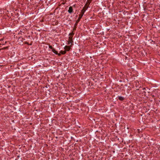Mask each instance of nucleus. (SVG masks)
Returning a JSON list of instances; mask_svg holds the SVG:
<instances>
[{"instance_id": "nucleus-4", "label": "nucleus", "mask_w": 160, "mask_h": 160, "mask_svg": "<svg viewBox=\"0 0 160 160\" xmlns=\"http://www.w3.org/2000/svg\"><path fill=\"white\" fill-rule=\"evenodd\" d=\"M71 46V45L70 46L66 45L64 47V48L65 50L66 51V52L70 50Z\"/></svg>"}, {"instance_id": "nucleus-3", "label": "nucleus", "mask_w": 160, "mask_h": 160, "mask_svg": "<svg viewBox=\"0 0 160 160\" xmlns=\"http://www.w3.org/2000/svg\"><path fill=\"white\" fill-rule=\"evenodd\" d=\"M82 15H79V17L77 20L76 21V22L74 26H76L77 25L78 23V22L80 21L82 17Z\"/></svg>"}, {"instance_id": "nucleus-5", "label": "nucleus", "mask_w": 160, "mask_h": 160, "mask_svg": "<svg viewBox=\"0 0 160 160\" xmlns=\"http://www.w3.org/2000/svg\"><path fill=\"white\" fill-rule=\"evenodd\" d=\"M68 12L70 14L73 12V9L72 7L70 6L69 7V9L68 10Z\"/></svg>"}, {"instance_id": "nucleus-1", "label": "nucleus", "mask_w": 160, "mask_h": 160, "mask_svg": "<svg viewBox=\"0 0 160 160\" xmlns=\"http://www.w3.org/2000/svg\"><path fill=\"white\" fill-rule=\"evenodd\" d=\"M73 42V41L72 40V36H70L68 38V44L70 45V43H71V46H72V43Z\"/></svg>"}, {"instance_id": "nucleus-7", "label": "nucleus", "mask_w": 160, "mask_h": 160, "mask_svg": "<svg viewBox=\"0 0 160 160\" xmlns=\"http://www.w3.org/2000/svg\"><path fill=\"white\" fill-rule=\"evenodd\" d=\"M118 99L121 101H123L125 99L123 97L121 96H118Z\"/></svg>"}, {"instance_id": "nucleus-16", "label": "nucleus", "mask_w": 160, "mask_h": 160, "mask_svg": "<svg viewBox=\"0 0 160 160\" xmlns=\"http://www.w3.org/2000/svg\"><path fill=\"white\" fill-rule=\"evenodd\" d=\"M154 97V95H153V96H152V97Z\"/></svg>"}, {"instance_id": "nucleus-11", "label": "nucleus", "mask_w": 160, "mask_h": 160, "mask_svg": "<svg viewBox=\"0 0 160 160\" xmlns=\"http://www.w3.org/2000/svg\"><path fill=\"white\" fill-rule=\"evenodd\" d=\"M49 48H50V49H51L52 50L54 48H53V47H52V46L51 45H49Z\"/></svg>"}, {"instance_id": "nucleus-12", "label": "nucleus", "mask_w": 160, "mask_h": 160, "mask_svg": "<svg viewBox=\"0 0 160 160\" xmlns=\"http://www.w3.org/2000/svg\"><path fill=\"white\" fill-rule=\"evenodd\" d=\"M8 47H4L3 48L1 49H2V50H5V49H8Z\"/></svg>"}, {"instance_id": "nucleus-2", "label": "nucleus", "mask_w": 160, "mask_h": 160, "mask_svg": "<svg viewBox=\"0 0 160 160\" xmlns=\"http://www.w3.org/2000/svg\"><path fill=\"white\" fill-rule=\"evenodd\" d=\"M88 8H86L85 6L84 7L82 8V10L81 11V13L79 14L81 15H82L83 16L84 12L86 11L87 10Z\"/></svg>"}, {"instance_id": "nucleus-15", "label": "nucleus", "mask_w": 160, "mask_h": 160, "mask_svg": "<svg viewBox=\"0 0 160 160\" xmlns=\"http://www.w3.org/2000/svg\"><path fill=\"white\" fill-rule=\"evenodd\" d=\"M92 0H90V2H89V4H90V2H91V1H92Z\"/></svg>"}, {"instance_id": "nucleus-8", "label": "nucleus", "mask_w": 160, "mask_h": 160, "mask_svg": "<svg viewBox=\"0 0 160 160\" xmlns=\"http://www.w3.org/2000/svg\"><path fill=\"white\" fill-rule=\"evenodd\" d=\"M66 50H64V51H63L61 50L60 51V53H61L62 54H65L66 53Z\"/></svg>"}, {"instance_id": "nucleus-14", "label": "nucleus", "mask_w": 160, "mask_h": 160, "mask_svg": "<svg viewBox=\"0 0 160 160\" xmlns=\"http://www.w3.org/2000/svg\"><path fill=\"white\" fill-rule=\"evenodd\" d=\"M76 28V27H74V30H75Z\"/></svg>"}, {"instance_id": "nucleus-13", "label": "nucleus", "mask_w": 160, "mask_h": 160, "mask_svg": "<svg viewBox=\"0 0 160 160\" xmlns=\"http://www.w3.org/2000/svg\"><path fill=\"white\" fill-rule=\"evenodd\" d=\"M25 44H28V45H29V43H28V42H25Z\"/></svg>"}, {"instance_id": "nucleus-10", "label": "nucleus", "mask_w": 160, "mask_h": 160, "mask_svg": "<svg viewBox=\"0 0 160 160\" xmlns=\"http://www.w3.org/2000/svg\"><path fill=\"white\" fill-rule=\"evenodd\" d=\"M74 34V33L72 32V33H70L69 34V35L70 36H72L73 37V36Z\"/></svg>"}, {"instance_id": "nucleus-9", "label": "nucleus", "mask_w": 160, "mask_h": 160, "mask_svg": "<svg viewBox=\"0 0 160 160\" xmlns=\"http://www.w3.org/2000/svg\"><path fill=\"white\" fill-rule=\"evenodd\" d=\"M25 40V39L21 37H19V38H18V40L19 41H22V42L24 40Z\"/></svg>"}, {"instance_id": "nucleus-6", "label": "nucleus", "mask_w": 160, "mask_h": 160, "mask_svg": "<svg viewBox=\"0 0 160 160\" xmlns=\"http://www.w3.org/2000/svg\"><path fill=\"white\" fill-rule=\"evenodd\" d=\"M52 51L56 55H57L59 56L61 55V54L60 53H58L57 51L54 48L52 50Z\"/></svg>"}]
</instances>
